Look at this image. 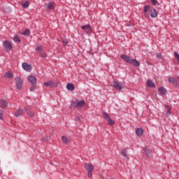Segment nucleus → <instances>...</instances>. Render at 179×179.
<instances>
[{
	"mask_svg": "<svg viewBox=\"0 0 179 179\" xmlns=\"http://www.w3.org/2000/svg\"><path fill=\"white\" fill-rule=\"evenodd\" d=\"M120 58L126 61L127 64H132V65H134V66H139V65H141V64L139 63V62H138V60L135 59H132L129 57V56H127V55H121Z\"/></svg>",
	"mask_w": 179,
	"mask_h": 179,
	"instance_id": "obj_1",
	"label": "nucleus"
},
{
	"mask_svg": "<svg viewBox=\"0 0 179 179\" xmlns=\"http://www.w3.org/2000/svg\"><path fill=\"white\" fill-rule=\"evenodd\" d=\"M28 80L30 82L31 86L30 87V92H34L36 90V86L37 85V78L34 76H29Z\"/></svg>",
	"mask_w": 179,
	"mask_h": 179,
	"instance_id": "obj_2",
	"label": "nucleus"
},
{
	"mask_svg": "<svg viewBox=\"0 0 179 179\" xmlns=\"http://www.w3.org/2000/svg\"><path fill=\"white\" fill-rule=\"evenodd\" d=\"M103 117L108 122V125H109V127H113V125L115 124V122L111 119L108 113L106 112H103Z\"/></svg>",
	"mask_w": 179,
	"mask_h": 179,
	"instance_id": "obj_3",
	"label": "nucleus"
},
{
	"mask_svg": "<svg viewBox=\"0 0 179 179\" xmlns=\"http://www.w3.org/2000/svg\"><path fill=\"white\" fill-rule=\"evenodd\" d=\"M3 47L6 50V51H7V52L12 51V50L13 48V45H12V42H10L9 41H3Z\"/></svg>",
	"mask_w": 179,
	"mask_h": 179,
	"instance_id": "obj_4",
	"label": "nucleus"
},
{
	"mask_svg": "<svg viewBox=\"0 0 179 179\" xmlns=\"http://www.w3.org/2000/svg\"><path fill=\"white\" fill-rule=\"evenodd\" d=\"M113 86L117 90H122V89H124V83L118 80L114 81L113 83Z\"/></svg>",
	"mask_w": 179,
	"mask_h": 179,
	"instance_id": "obj_5",
	"label": "nucleus"
},
{
	"mask_svg": "<svg viewBox=\"0 0 179 179\" xmlns=\"http://www.w3.org/2000/svg\"><path fill=\"white\" fill-rule=\"evenodd\" d=\"M16 82V88L17 90H22V87L23 86V80L19 77H16L15 79Z\"/></svg>",
	"mask_w": 179,
	"mask_h": 179,
	"instance_id": "obj_6",
	"label": "nucleus"
},
{
	"mask_svg": "<svg viewBox=\"0 0 179 179\" xmlns=\"http://www.w3.org/2000/svg\"><path fill=\"white\" fill-rule=\"evenodd\" d=\"M22 67L24 69V71H27V72L31 71V65H30L26 62L22 63Z\"/></svg>",
	"mask_w": 179,
	"mask_h": 179,
	"instance_id": "obj_7",
	"label": "nucleus"
},
{
	"mask_svg": "<svg viewBox=\"0 0 179 179\" xmlns=\"http://www.w3.org/2000/svg\"><path fill=\"white\" fill-rule=\"evenodd\" d=\"M14 115L15 117H22V115H24V110L22 108H19L15 113Z\"/></svg>",
	"mask_w": 179,
	"mask_h": 179,
	"instance_id": "obj_8",
	"label": "nucleus"
},
{
	"mask_svg": "<svg viewBox=\"0 0 179 179\" xmlns=\"http://www.w3.org/2000/svg\"><path fill=\"white\" fill-rule=\"evenodd\" d=\"M85 167L86 170H87V171H93V170H94V166H93V164L90 163L85 164Z\"/></svg>",
	"mask_w": 179,
	"mask_h": 179,
	"instance_id": "obj_9",
	"label": "nucleus"
},
{
	"mask_svg": "<svg viewBox=\"0 0 179 179\" xmlns=\"http://www.w3.org/2000/svg\"><path fill=\"white\" fill-rule=\"evenodd\" d=\"M81 29L87 31V33H90L92 31V28L90 27V24L83 25L81 27Z\"/></svg>",
	"mask_w": 179,
	"mask_h": 179,
	"instance_id": "obj_10",
	"label": "nucleus"
},
{
	"mask_svg": "<svg viewBox=\"0 0 179 179\" xmlns=\"http://www.w3.org/2000/svg\"><path fill=\"white\" fill-rule=\"evenodd\" d=\"M147 85L148 87H152V89H156V85L152 80H148Z\"/></svg>",
	"mask_w": 179,
	"mask_h": 179,
	"instance_id": "obj_11",
	"label": "nucleus"
},
{
	"mask_svg": "<svg viewBox=\"0 0 179 179\" xmlns=\"http://www.w3.org/2000/svg\"><path fill=\"white\" fill-rule=\"evenodd\" d=\"M54 83H55V81L50 80L44 83L43 85L46 87H52V86H54Z\"/></svg>",
	"mask_w": 179,
	"mask_h": 179,
	"instance_id": "obj_12",
	"label": "nucleus"
},
{
	"mask_svg": "<svg viewBox=\"0 0 179 179\" xmlns=\"http://www.w3.org/2000/svg\"><path fill=\"white\" fill-rule=\"evenodd\" d=\"M0 107L1 108L8 107V102L5 99L0 100Z\"/></svg>",
	"mask_w": 179,
	"mask_h": 179,
	"instance_id": "obj_13",
	"label": "nucleus"
},
{
	"mask_svg": "<svg viewBox=\"0 0 179 179\" xmlns=\"http://www.w3.org/2000/svg\"><path fill=\"white\" fill-rule=\"evenodd\" d=\"M164 107L166 108V113L165 115L167 117H170V115H171V108H170V106L169 105H165Z\"/></svg>",
	"mask_w": 179,
	"mask_h": 179,
	"instance_id": "obj_14",
	"label": "nucleus"
},
{
	"mask_svg": "<svg viewBox=\"0 0 179 179\" xmlns=\"http://www.w3.org/2000/svg\"><path fill=\"white\" fill-rule=\"evenodd\" d=\"M136 134L138 137L142 136V135H143V129L142 128L136 129Z\"/></svg>",
	"mask_w": 179,
	"mask_h": 179,
	"instance_id": "obj_15",
	"label": "nucleus"
},
{
	"mask_svg": "<svg viewBox=\"0 0 179 179\" xmlns=\"http://www.w3.org/2000/svg\"><path fill=\"white\" fill-rule=\"evenodd\" d=\"M85 104V102L84 100H82V101H78L77 99V108H82V107H83V106Z\"/></svg>",
	"mask_w": 179,
	"mask_h": 179,
	"instance_id": "obj_16",
	"label": "nucleus"
},
{
	"mask_svg": "<svg viewBox=\"0 0 179 179\" xmlns=\"http://www.w3.org/2000/svg\"><path fill=\"white\" fill-rule=\"evenodd\" d=\"M66 89L70 92H73V90H75V85H73L72 83H68L66 85Z\"/></svg>",
	"mask_w": 179,
	"mask_h": 179,
	"instance_id": "obj_17",
	"label": "nucleus"
},
{
	"mask_svg": "<svg viewBox=\"0 0 179 179\" xmlns=\"http://www.w3.org/2000/svg\"><path fill=\"white\" fill-rule=\"evenodd\" d=\"M158 91L159 92L160 94H162V96H164V94L167 93V90H166V88H164V87H159L158 89Z\"/></svg>",
	"mask_w": 179,
	"mask_h": 179,
	"instance_id": "obj_18",
	"label": "nucleus"
},
{
	"mask_svg": "<svg viewBox=\"0 0 179 179\" xmlns=\"http://www.w3.org/2000/svg\"><path fill=\"white\" fill-rule=\"evenodd\" d=\"M77 104H78V99H76L74 101H72L70 106V108H78V106H76Z\"/></svg>",
	"mask_w": 179,
	"mask_h": 179,
	"instance_id": "obj_19",
	"label": "nucleus"
},
{
	"mask_svg": "<svg viewBox=\"0 0 179 179\" xmlns=\"http://www.w3.org/2000/svg\"><path fill=\"white\" fill-rule=\"evenodd\" d=\"M24 111H26V113H27L28 115H29V117H33L34 115V112L29 110V108H24Z\"/></svg>",
	"mask_w": 179,
	"mask_h": 179,
	"instance_id": "obj_20",
	"label": "nucleus"
},
{
	"mask_svg": "<svg viewBox=\"0 0 179 179\" xmlns=\"http://www.w3.org/2000/svg\"><path fill=\"white\" fill-rule=\"evenodd\" d=\"M150 16L151 17H157V11L156 10V9L151 10Z\"/></svg>",
	"mask_w": 179,
	"mask_h": 179,
	"instance_id": "obj_21",
	"label": "nucleus"
},
{
	"mask_svg": "<svg viewBox=\"0 0 179 179\" xmlns=\"http://www.w3.org/2000/svg\"><path fill=\"white\" fill-rule=\"evenodd\" d=\"M47 9H49L50 10H52V9H54V3L49 2L47 5Z\"/></svg>",
	"mask_w": 179,
	"mask_h": 179,
	"instance_id": "obj_22",
	"label": "nucleus"
},
{
	"mask_svg": "<svg viewBox=\"0 0 179 179\" xmlns=\"http://www.w3.org/2000/svg\"><path fill=\"white\" fill-rule=\"evenodd\" d=\"M62 142L64 144V145H68V138H66V136H63L62 137Z\"/></svg>",
	"mask_w": 179,
	"mask_h": 179,
	"instance_id": "obj_23",
	"label": "nucleus"
},
{
	"mask_svg": "<svg viewBox=\"0 0 179 179\" xmlns=\"http://www.w3.org/2000/svg\"><path fill=\"white\" fill-rule=\"evenodd\" d=\"M43 50V45H39L36 47V52H38V54H40L41 52V51Z\"/></svg>",
	"mask_w": 179,
	"mask_h": 179,
	"instance_id": "obj_24",
	"label": "nucleus"
},
{
	"mask_svg": "<svg viewBox=\"0 0 179 179\" xmlns=\"http://www.w3.org/2000/svg\"><path fill=\"white\" fill-rule=\"evenodd\" d=\"M40 57H41V58H46L47 57V53L43 50H42L40 53H39Z\"/></svg>",
	"mask_w": 179,
	"mask_h": 179,
	"instance_id": "obj_25",
	"label": "nucleus"
},
{
	"mask_svg": "<svg viewBox=\"0 0 179 179\" xmlns=\"http://www.w3.org/2000/svg\"><path fill=\"white\" fill-rule=\"evenodd\" d=\"M144 152L146 153L147 156H150V153L152 152V151L148 148V147L144 148Z\"/></svg>",
	"mask_w": 179,
	"mask_h": 179,
	"instance_id": "obj_26",
	"label": "nucleus"
},
{
	"mask_svg": "<svg viewBox=\"0 0 179 179\" xmlns=\"http://www.w3.org/2000/svg\"><path fill=\"white\" fill-rule=\"evenodd\" d=\"M168 82L174 85V83H176V78L174 77H169L168 79Z\"/></svg>",
	"mask_w": 179,
	"mask_h": 179,
	"instance_id": "obj_27",
	"label": "nucleus"
},
{
	"mask_svg": "<svg viewBox=\"0 0 179 179\" xmlns=\"http://www.w3.org/2000/svg\"><path fill=\"white\" fill-rule=\"evenodd\" d=\"M30 34V30L29 29H25L24 31L22 33V36H29Z\"/></svg>",
	"mask_w": 179,
	"mask_h": 179,
	"instance_id": "obj_28",
	"label": "nucleus"
},
{
	"mask_svg": "<svg viewBox=\"0 0 179 179\" xmlns=\"http://www.w3.org/2000/svg\"><path fill=\"white\" fill-rule=\"evenodd\" d=\"M13 41L15 43H20V38H19L17 36H15L13 38Z\"/></svg>",
	"mask_w": 179,
	"mask_h": 179,
	"instance_id": "obj_29",
	"label": "nucleus"
},
{
	"mask_svg": "<svg viewBox=\"0 0 179 179\" xmlns=\"http://www.w3.org/2000/svg\"><path fill=\"white\" fill-rule=\"evenodd\" d=\"M4 76L6 78H12L13 73L12 72L8 71V72H6Z\"/></svg>",
	"mask_w": 179,
	"mask_h": 179,
	"instance_id": "obj_30",
	"label": "nucleus"
},
{
	"mask_svg": "<svg viewBox=\"0 0 179 179\" xmlns=\"http://www.w3.org/2000/svg\"><path fill=\"white\" fill-rule=\"evenodd\" d=\"M150 7L148 5L144 6V13H147L148 10H150Z\"/></svg>",
	"mask_w": 179,
	"mask_h": 179,
	"instance_id": "obj_31",
	"label": "nucleus"
},
{
	"mask_svg": "<svg viewBox=\"0 0 179 179\" xmlns=\"http://www.w3.org/2000/svg\"><path fill=\"white\" fill-rule=\"evenodd\" d=\"M30 3L29 1H25L24 3H22V8H29V6Z\"/></svg>",
	"mask_w": 179,
	"mask_h": 179,
	"instance_id": "obj_32",
	"label": "nucleus"
},
{
	"mask_svg": "<svg viewBox=\"0 0 179 179\" xmlns=\"http://www.w3.org/2000/svg\"><path fill=\"white\" fill-rule=\"evenodd\" d=\"M174 57H176V59L178 61V63L179 64V55L177 53V52H174Z\"/></svg>",
	"mask_w": 179,
	"mask_h": 179,
	"instance_id": "obj_33",
	"label": "nucleus"
},
{
	"mask_svg": "<svg viewBox=\"0 0 179 179\" xmlns=\"http://www.w3.org/2000/svg\"><path fill=\"white\" fill-rule=\"evenodd\" d=\"M122 155L124 156V157H128V155H127V150H123L122 151Z\"/></svg>",
	"mask_w": 179,
	"mask_h": 179,
	"instance_id": "obj_34",
	"label": "nucleus"
},
{
	"mask_svg": "<svg viewBox=\"0 0 179 179\" xmlns=\"http://www.w3.org/2000/svg\"><path fill=\"white\" fill-rule=\"evenodd\" d=\"M156 57L157 58H158L159 59H163V56H162V55L160 53H157L156 54Z\"/></svg>",
	"mask_w": 179,
	"mask_h": 179,
	"instance_id": "obj_35",
	"label": "nucleus"
},
{
	"mask_svg": "<svg viewBox=\"0 0 179 179\" xmlns=\"http://www.w3.org/2000/svg\"><path fill=\"white\" fill-rule=\"evenodd\" d=\"M62 43L64 47H66V45L68 44V41H66V39H63Z\"/></svg>",
	"mask_w": 179,
	"mask_h": 179,
	"instance_id": "obj_36",
	"label": "nucleus"
},
{
	"mask_svg": "<svg viewBox=\"0 0 179 179\" xmlns=\"http://www.w3.org/2000/svg\"><path fill=\"white\" fill-rule=\"evenodd\" d=\"M93 171H88V174H87V176H88V178H92V177H93V175H92V173Z\"/></svg>",
	"mask_w": 179,
	"mask_h": 179,
	"instance_id": "obj_37",
	"label": "nucleus"
},
{
	"mask_svg": "<svg viewBox=\"0 0 179 179\" xmlns=\"http://www.w3.org/2000/svg\"><path fill=\"white\" fill-rule=\"evenodd\" d=\"M150 1H151V3L154 6H156V4L157 3V0H150Z\"/></svg>",
	"mask_w": 179,
	"mask_h": 179,
	"instance_id": "obj_38",
	"label": "nucleus"
},
{
	"mask_svg": "<svg viewBox=\"0 0 179 179\" xmlns=\"http://www.w3.org/2000/svg\"><path fill=\"white\" fill-rule=\"evenodd\" d=\"M0 120H3V113L0 112Z\"/></svg>",
	"mask_w": 179,
	"mask_h": 179,
	"instance_id": "obj_39",
	"label": "nucleus"
},
{
	"mask_svg": "<svg viewBox=\"0 0 179 179\" xmlns=\"http://www.w3.org/2000/svg\"><path fill=\"white\" fill-rule=\"evenodd\" d=\"M178 79H179V76H178Z\"/></svg>",
	"mask_w": 179,
	"mask_h": 179,
	"instance_id": "obj_40",
	"label": "nucleus"
}]
</instances>
